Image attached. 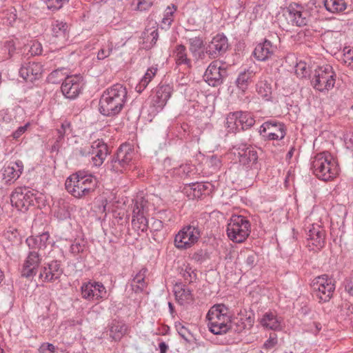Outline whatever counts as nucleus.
Returning a JSON list of instances; mask_svg holds the SVG:
<instances>
[{
	"mask_svg": "<svg viewBox=\"0 0 353 353\" xmlns=\"http://www.w3.org/2000/svg\"><path fill=\"white\" fill-rule=\"evenodd\" d=\"M175 63L177 65H185L192 68V61L188 57L186 48L183 44L177 45L173 52Z\"/></svg>",
	"mask_w": 353,
	"mask_h": 353,
	"instance_id": "obj_29",
	"label": "nucleus"
},
{
	"mask_svg": "<svg viewBox=\"0 0 353 353\" xmlns=\"http://www.w3.org/2000/svg\"><path fill=\"white\" fill-rule=\"evenodd\" d=\"M70 126V123L68 121H65L61 124V128L57 130L58 137L57 139V142H60L63 140L68 130L70 132L71 131Z\"/></svg>",
	"mask_w": 353,
	"mask_h": 353,
	"instance_id": "obj_49",
	"label": "nucleus"
},
{
	"mask_svg": "<svg viewBox=\"0 0 353 353\" xmlns=\"http://www.w3.org/2000/svg\"><path fill=\"white\" fill-rule=\"evenodd\" d=\"M42 70V65L39 63L28 62L21 65L19 74L26 81L33 82L41 77Z\"/></svg>",
	"mask_w": 353,
	"mask_h": 353,
	"instance_id": "obj_23",
	"label": "nucleus"
},
{
	"mask_svg": "<svg viewBox=\"0 0 353 353\" xmlns=\"http://www.w3.org/2000/svg\"><path fill=\"white\" fill-rule=\"evenodd\" d=\"M277 337L275 334H270V338L264 343L263 348L272 349L277 344Z\"/></svg>",
	"mask_w": 353,
	"mask_h": 353,
	"instance_id": "obj_55",
	"label": "nucleus"
},
{
	"mask_svg": "<svg viewBox=\"0 0 353 353\" xmlns=\"http://www.w3.org/2000/svg\"><path fill=\"white\" fill-rule=\"evenodd\" d=\"M41 261V256L38 251L32 250L29 252L22 268L21 276L26 278L35 276Z\"/></svg>",
	"mask_w": 353,
	"mask_h": 353,
	"instance_id": "obj_21",
	"label": "nucleus"
},
{
	"mask_svg": "<svg viewBox=\"0 0 353 353\" xmlns=\"http://www.w3.org/2000/svg\"><path fill=\"white\" fill-rule=\"evenodd\" d=\"M49 237L48 232H43L36 236H29L26 239V243L31 250H41L46 248Z\"/></svg>",
	"mask_w": 353,
	"mask_h": 353,
	"instance_id": "obj_28",
	"label": "nucleus"
},
{
	"mask_svg": "<svg viewBox=\"0 0 353 353\" xmlns=\"http://www.w3.org/2000/svg\"><path fill=\"white\" fill-rule=\"evenodd\" d=\"M147 201L144 198L141 197L135 200L132 210V217L145 215L147 211Z\"/></svg>",
	"mask_w": 353,
	"mask_h": 353,
	"instance_id": "obj_39",
	"label": "nucleus"
},
{
	"mask_svg": "<svg viewBox=\"0 0 353 353\" xmlns=\"http://www.w3.org/2000/svg\"><path fill=\"white\" fill-rule=\"evenodd\" d=\"M229 48L228 39L223 34H217L205 46V52L211 59L223 55Z\"/></svg>",
	"mask_w": 353,
	"mask_h": 353,
	"instance_id": "obj_15",
	"label": "nucleus"
},
{
	"mask_svg": "<svg viewBox=\"0 0 353 353\" xmlns=\"http://www.w3.org/2000/svg\"><path fill=\"white\" fill-rule=\"evenodd\" d=\"M62 274L60 261H52L41 268L39 278L44 282H53L59 279Z\"/></svg>",
	"mask_w": 353,
	"mask_h": 353,
	"instance_id": "obj_22",
	"label": "nucleus"
},
{
	"mask_svg": "<svg viewBox=\"0 0 353 353\" xmlns=\"http://www.w3.org/2000/svg\"><path fill=\"white\" fill-rule=\"evenodd\" d=\"M295 73L300 78L305 77L308 74L306 63L304 62L297 63L295 66Z\"/></svg>",
	"mask_w": 353,
	"mask_h": 353,
	"instance_id": "obj_52",
	"label": "nucleus"
},
{
	"mask_svg": "<svg viewBox=\"0 0 353 353\" xmlns=\"http://www.w3.org/2000/svg\"><path fill=\"white\" fill-rule=\"evenodd\" d=\"M126 325L121 322L113 321L110 328V336L114 341H119L125 334Z\"/></svg>",
	"mask_w": 353,
	"mask_h": 353,
	"instance_id": "obj_34",
	"label": "nucleus"
},
{
	"mask_svg": "<svg viewBox=\"0 0 353 353\" xmlns=\"http://www.w3.org/2000/svg\"><path fill=\"white\" fill-rule=\"evenodd\" d=\"M172 93V88L169 85H162L157 88L156 94L152 99V105L156 109L161 110L170 99Z\"/></svg>",
	"mask_w": 353,
	"mask_h": 353,
	"instance_id": "obj_24",
	"label": "nucleus"
},
{
	"mask_svg": "<svg viewBox=\"0 0 353 353\" xmlns=\"http://www.w3.org/2000/svg\"><path fill=\"white\" fill-rule=\"evenodd\" d=\"M132 224L135 229L141 230L143 232H146L148 228V221L145 215L132 217Z\"/></svg>",
	"mask_w": 353,
	"mask_h": 353,
	"instance_id": "obj_43",
	"label": "nucleus"
},
{
	"mask_svg": "<svg viewBox=\"0 0 353 353\" xmlns=\"http://www.w3.org/2000/svg\"><path fill=\"white\" fill-rule=\"evenodd\" d=\"M85 245L80 243H74L70 246V252L74 255L81 253L84 250Z\"/></svg>",
	"mask_w": 353,
	"mask_h": 353,
	"instance_id": "obj_59",
	"label": "nucleus"
},
{
	"mask_svg": "<svg viewBox=\"0 0 353 353\" xmlns=\"http://www.w3.org/2000/svg\"><path fill=\"white\" fill-rule=\"evenodd\" d=\"M63 68L57 69L52 71L48 77V81L52 83H59L63 79H65V73H63Z\"/></svg>",
	"mask_w": 353,
	"mask_h": 353,
	"instance_id": "obj_45",
	"label": "nucleus"
},
{
	"mask_svg": "<svg viewBox=\"0 0 353 353\" xmlns=\"http://www.w3.org/2000/svg\"><path fill=\"white\" fill-rule=\"evenodd\" d=\"M36 194L28 188H17L10 195V202L19 210H27L30 205H34Z\"/></svg>",
	"mask_w": 353,
	"mask_h": 353,
	"instance_id": "obj_12",
	"label": "nucleus"
},
{
	"mask_svg": "<svg viewBox=\"0 0 353 353\" xmlns=\"http://www.w3.org/2000/svg\"><path fill=\"white\" fill-rule=\"evenodd\" d=\"M176 7L174 5H172V8L170 7L167 8V9L165 10V13L164 17L163 19V22L164 23H167L168 24H170L172 22V21H173L172 16H173L174 11H176Z\"/></svg>",
	"mask_w": 353,
	"mask_h": 353,
	"instance_id": "obj_54",
	"label": "nucleus"
},
{
	"mask_svg": "<svg viewBox=\"0 0 353 353\" xmlns=\"http://www.w3.org/2000/svg\"><path fill=\"white\" fill-rule=\"evenodd\" d=\"M250 232V223L241 215H234L227 225L228 238L234 243H243Z\"/></svg>",
	"mask_w": 353,
	"mask_h": 353,
	"instance_id": "obj_6",
	"label": "nucleus"
},
{
	"mask_svg": "<svg viewBox=\"0 0 353 353\" xmlns=\"http://www.w3.org/2000/svg\"><path fill=\"white\" fill-rule=\"evenodd\" d=\"M47 6L48 9L57 10L60 9L65 1L68 0H43Z\"/></svg>",
	"mask_w": 353,
	"mask_h": 353,
	"instance_id": "obj_48",
	"label": "nucleus"
},
{
	"mask_svg": "<svg viewBox=\"0 0 353 353\" xmlns=\"http://www.w3.org/2000/svg\"><path fill=\"white\" fill-rule=\"evenodd\" d=\"M174 292L176 301L180 305H185L192 301V291L182 283H176L174 287Z\"/></svg>",
	"mask_w": 353,
	"mask_h": 353,
	"instance_id": "obj_27",
	"label": "nucleus"
},
{
	"mask_svg": "<svg viewBox=\"0 0 353 353\" xmlns=\"http://www.w3.org/2000/svg\"><path fill=\"white\" fill-rule=\"evenodd\" d=\"M244 259V268L247 270L252 269L258 263V255L255 252L241 254Z\"/></svg>",
	"mask_w": 353,
	"mask_h": 353,
	"instance_id": "obj_44",
	"label": "nucleus"
},
{
	"mask_svg": "<svg viewBox=\"0 0 353 353\" xmlns=\"http://www.w3.org/2000/svg\"><path fill=\"white\" fill-rule=\"evenodd\" d=\"M285 14L293 26L301 27L307 25L310 21L309 12L297 3L290 4Z\"/></svg>",
	"mask_w": 353,
	"mask_h": 353,
	"instance_id": "obj_16",
	"label": "nucleus"
},
{
	"mask_svg": "<svg viewBox=\"0 0 353 353\" xmlns=\"http://www.w3.org/2000/svg\"><path fill=\"white\" fill-rule=\"evenodd\" d=\"M98 181L92 174H83L79 172L66 179L65 185L68 192L76 198H81L94 192Z\"/></svg>",
	"mask_w": 353,
	"mask_h": 353,
	"instance_id": "obj_3",
	"label": "nucleus"
},
{
	"mask_svg": "<svg viewBox=\"0 0 353 353\" xmlns=\"http://www.w3.org/2000/svg\"><path fill=\"white\" fill-rule=\"evenodd\" d=\"M68 206L63 203V208H61L58 212L57 214H59L60 218L61 219H65L68 216H69V212L68 210Z\"/></svg>",
	"mask_w": 353,
	"mask_h": 353,
	"instance_id": "obj_64",
	"label": "nucleus"
},
{
	"mask_svg": "<svg viewBox=\"0 0 353 353\" xmlns=\"http://www.w3.org/2000/svg\"><path fill=\"white\" fill-rule=\"evenodd\" d=\"M134 156L132 147L130 144L123 143L108 162V168L113 172L122 173L130 167Z\"/></svg>",
	"mask_w": 353,
	"mask_h": 353,
	"instance_id": "obj_7",
	"label": "nucleus"
},
{
	"mask_svg": "<svg viewBox=\"0 0 353 353\" xmlns=\"http://www.w3.org/2000/svg\"><path fill=\"white\" fill-rule=\"evenodd\" d=\"M255 123L253 116L247 112L230 113L227 117L228 132L236 133L250 128Z\"/></svg>",
	"mask_w": 353,
	"mask_h": 353,
	"instance_id": "obj_11",
	"label": "nucleus"
},
{
	"mask_svg": "<svg viewBox=\"0 0 353 353\" xmlns=\"http://www.w3.org/2000/svg\"><path fill=\"white\" fill-rule=\"evenodd\" d=\"M68 26L66 23L55 21L52 24V36L65 39L67 36Z\"/></svg>",
	"mask_w": 353,
	"mask_h": 353,
	"instance_id": "obj_36",
	"label": "nucleus"
},
{
	"mask_svg": "<svg viewBox=\"0 0 353 353\" xmlns=\"http://www.w3.org/2000/svg\"><path fill=\"white\" fill-rule=\"evenodd\" d=\"M341 61L346 64L347 66L353 67V50L350 48H345L343 50V54L341 57Z\"/></svg>",
	"mask_w": 353,
	"mask_h": 353,
	"instance_id": "obj_47",
	"label": "nucleus"
},
{
	"mask_svg": "<svg viewBox=\"0 0 353 353\" xmlns=\"http://www.w3.org/2000/svg\"><path fill=\"white\" fill-rule=\"evenodd\" d=\"M182 275L184 279L190 283L194 282L196 279V274L190 267H187L185 268L184 272L182 273Z\"/></svg>",
	"mask_w": 353,
	"mask_h": 353,
	"instance_id": "obj_51",
	"label": "nucleus"
},
{
	"mask_svg": "<svg viewBox=\"0 0 353 353\" xmlns=\"http://www.w3.org/2000/svg\"><path fill=\"white\" fill-rule=\"evenodd\" d=\"M88 151L86 148L81 149L80 152L83 156L92 154L93 155L92 157V163L96 167L101 166L109 154L108 145L99 139L94 141L92 145L88 146Z\"/></svg>",
	"mask_w": 353,
	"mask_h": 353,
	"instance_id": "obj_14",
	"label": "nucleus"
},
{
	"mask_svg": "<svg viewBox=\"0 0 353 353\" xmlns=\"http://www.w3.org/2000/svg\"><path fill=\"white\" fill-rule=\"evenodd\" d=\"M30 52L32 55H39L42 52V46L41 44L38 41H33L31 45Z\"/></svg>",
	"mask_w": 353,
	"mask_h": 353,
	"instance_id": "obj_57",
	"label": "nucleus"
},
{
	"mask_svg": "<svg viewBox=\"0 0 353 353\" xmlns=\"http://www.w3.org/2000/svg\"><path fill=\"white\" fill-rule=\"evenodd\" d=\"M54 350L55 347L52 344L44 343L40 346L39 352V353H54Z\"/></svg>",
	"mask_w": 353,
	"mask_h": 353,
	"instance_id": "obj_58",
	"label": "nucleus"
},
{
	"mask_svg": "<svg viewBox=\"0 0 353 353\" xmlns=\"http://www.w3.org/2000/svg\"><path fill=\"white\" fill-rule=\"evenodd\" d=\"M81 294L83 299L88 300H99L107 295L104 285L99 282L88 283L81 286Z\"/></svg>",
	"mask_w": 353,
	"mask_h": 353,
	"instance_id": "obj_20",
	"label": "nucleus"
},
{
	"mask_svg": "<svg viewBox=\"0 0 353 353\" xmlns=\"http://www.w3.org/2000/svg\"><path fill=\"white\" fill-rule=\"evenodd\" d=\"M231 152L248 172V176L252 177L258 174L261 164L259 163L258 149L255 146L247 143L236 144L232 147Z\"/></svg>",
	"mask_w": 353,
	"mask_h": 353,
	"instance_id": "obj_2",
	"label": "nucleus"
},
{
	"mask_svg": "<svg viewBox=\"0 0 353 353\" xmlns=\"http://www.w3.org/2000/svg\"><path fill=\"white\" fill-rule=\"evenodd\" d=\"M276 50V47L265 39L263 43H259L253 52L254 57L261 61H264L270 58Z\"/></svg>",
	"mask_w": 353,
	"mask_h": 353,
	"instance_id": "obj_25",
	"label": "nucleus"
},
{
	"mask_svg": "<svg viewBox=\"0 0 353 353\" xmlns=\"http://www.w3.org/2000/svg\"><path fill=\"white\" fill-rule=\"evenodd\" d=\"M176 329L179 333V334L185 341H189L190 336H191L190 332L188 330L187 327H185L184 325H183L181 323H179L178 324H176L175 325Z\"/></svg>",
	"mask_w": 353,
	"mask_h": 353,
	"instance_id": "obj_53",
	"label": "nucleus"
},
{
	"mask_svg": "<svg viewBox=\"0 0 353 353\" xmlns=\"http://www.w3.org/2000/svg\"><path fill=\"white\" fill-rule=\"evenodd\" d=\"M61 92L68 99H73L79 96L83 88L82 77L67 76L61 85Z\"/></svg>",
	"mask_w": 353,
	"mask_h": 353,
	"instance_id": "obj_18",
	"label": "nucleus"
},
{
	"mask_svg": "<svg viewBox=\"0 0 353 353\" xmlns=\"http://www.w3.org/2000/svg\"><path fill=\"white\" fill-rule=\"evenodd\" d=\"M228 325V331L237 333L243 332L247 327L245 321L242 318H235L233 320L230 319V323Z\"/></svg>",
	"mask_w": 353,
	"mask_h": 353,
	"instance_id": "obj_42",
	"label": "nucleus"
},
{
	"mask_svg": "<svg viewBox=\"0 0 353 353\" xmlns=\"http://www.w3.org/2000/svg\"><path fill=\"white\" fill-rule=\"evenodd\" d=\"M313 296L319 302H327L332 296L335 285L331 278L324 274L316 277L311 284Z\"/></svg>",
	"mask_w": 353,
	"mask_h": 353,
	"instance_id": "obj_9",
	"label": "nucleus"
},
{
	"mask_svg": "<svg viewBox=\"0 0 353 353\" xmlns=\"http://www.w3.org/2000/svg\"><path fill=\"white\" fill-rule=\"evenodd\" d=\"M226 74L225 69L221 68L218 61H212L206 69L203 78L208 85L215 87L221 85L223 77Z\"/></svg>",
	"mask_w": 353,
	"mask_h": 353,
	"instance_id": "obj_19",
	"label": "nucleus"
},
{
	"mask_svg": "<svg viewBox=\"0 0 353 353\" xmlns=\"http://www.w3.org/2000/svg\"><path fill=\"white\" fill-rule=\"evenodd\" d=\"M345 290L351 296H353V276H350L345 279Z\"/></svg>",
	"mask_w": 353,
	"mask_h": 353,
	"instance_id": "obj_60",
	"label": "nucleus"
},
{
	"mask_svg": "<svg viewBox=\"0 0 353 353\" xmlns=\"http://www.w3.org/2000/svg\"><path fill=\"white\" fill-rule=\"evenodd\" d=\"M157 71V68H150L148 69L147 72H145V75L141 79L139 85L136 88L138 92H141V89H145L149 82L152 80V79L154 77L156 72Z\"/></svg>",
	"mask_w": 353,
	"mask_h": 353,
	"instance_id": "obj_40",
	"label": "nucleus"
},
{
	"mask_svg": "<svg viewBox=\"0 0 353 353\" xmlns=\"http://www.w3.org/2000/svg\"><path fill=\"white\" fill-rule=\"evenodd\" d=\"M335 77V72L330 65H323L315 70L312 84L320 92L330 90L334 86Z\"/></svg>",
	"mask_w": 353,
	"mask_h": 353,
	"instance_id": "obj_8",
	"label": "nucleus"
},
{
	"mask_svg": "<svg viewBox=\"0 0 353 353\" xmlns=\"http://www.w3.org/2000/svg\"><path fill=\"white\" fill-rule=\"evenodd\" d=\"M192 259L194 261L201 263L209 259V255L205 251L199 250L192 254Z\"/></svg>",
	"mask_w": 353,
	"mask_h": 353,
	"instance_id": "obj_50",
	"label": "nucleus"
},
{
	"mask_svg": "<svg viewBox=\"0 0 353 353\" xmlns=\"http://www.w3.org/2000/svg\"><path fill=\"white\" fill-rule=\"evenodd\" d=\"M148 272L147 268H143L139 270L138 273L134 276L131 281V286L132 290L135 293H140L143 291V290L146 287V283L145 281V278L146 273Z\"/></svg>",
	"mask_w": 353,
	"mask_h": 353,
	"instance_id": "obj_30",
	"label": "nucleus"
},
{
	"mask_svg": "<svg viewBox=\"0 0 353 353\" xmlns=\"http://www.w3.org/2000/svg\"><path fill=\"white\" fill-rule=\"evenodd\" d=\"M325 9L332 13L344 11L347 8L345 0H323Z\"/></svg>",
	"mask_w": 353,
	"mask_h": 353,
	"instance_id": "obj_33",
	"label": "nucleus"
},
{
	"mask_svg": "<svg viewBox=\"0 0 353 353\" xmlns=\"http://www.w3.org/2000/svg\"><path fill=\"white\" fill-rule=\"evenodd\" d=\"M311 169L316 177L325 181L334 179L339 172L337 161L328 152L317 154L312 162Z\"/></svg>",
	"mask_w": 353,
	"mask_h": 353,
	"instance_id": "obj_4",
	"label": "nucleus"
},
{
	"mask_svg": "<svg viewBox=\"0 0 353 353\" xmlns=\"http://www.w3.org/2000/svg\"><path fill=\"white\" fill-rule=\"evenodd\" d=\"M208 185H210V184L198 182L192 183L185 186L184 191L190 199H196L201 198L205 194Z\"/></svg>",
	"mask_w": 353,
	"mask_h": 353,
	"instance_id": "obj_26",
	"label": "nucleus"
},
{
	"mask_svg": "<svg viewBox=\"0 0 353 353\" xmlns=\"http://www.w3.org/2000/svg\"><path fill=\"white\" fill-rule=\"evenodd\" d=\"M254 72L252 70L248 69L241 72L236 80L237 87L244 91L248 88L249 83L251 82Z\"/></svg>",
	"mask_w": 353,
	"mask_h": 353,
	"instance_id": "obj_32",
	"label": "nucleus"
},
{
	"mask_svg": "<svg viewBox=\"0 0 353 353\" xmlns=\"http://www.w3.org/2000/svg\"><path fill=\"white\" fill-rule=\"evenodd\" d=\"M258 94L265 100L268 101L272 94V87L266 81H260L256 85Z\"/></svg>",
	"mask_w": 353,
	"mask_h": 353,
	"instance_id": "obj_38",
	"label": "nucleus"
},
{
	"mask_svg": "<svg viewBox=\"0 0 353 353\" xmlns=\"http://www.w3.org/2000/svg\"><path fill=\"white\" fill-rule=\"evenodd\" d=\"M262 326L268 329L276 330L280 327V323L276 316L271 313H265L261 319Z\"/></svg>",
	"mask_w": 353,
	"mask_h": 353,
	"instance_id": "obj_35",
	"label": "nucleus"
},
{
	"mask_svg": "<svg viewBox=\"0 0 353 353\" xmlns=\"http://www.w3.org/2000/svg\"><path fill=\"white\" fill-rule=\"evenodd\" d=\"M29 125V123H26L23 126L19 127L13 133L12 137L14 139H19L26 130Z\"/></svg>",
	"mask_w": 353,
	"mask_h": 353,
	"instance_id": "obj_61",
	"label": "nucleus"
},
{
	"mask_svg": "<svg viewBox=\"0 0 353 353\" xmlns=\"http://www.w3.org/2000/svg\"><path fill=\"white\" fill-rule=\"evenodd\" d=\"M189 44V50L191 54L196 53L199 50L203 49L205 46L204 45V39L201 35L191 36L188 39Z\"/></svg>",
	"mask_w": 353,
	"mask_h": 353,
	"instance_id": "obj_37",
	"label": "nucleus"
},
{
	"mask_svg": "<svg viewBox=\"0 0 353 353\" xmlns=\"http://www.w3.org/2000/svg\"><path fill=\"white\" fill-rule=\"evenodd\" d=\"M18 170H16L13 166H8L3 170V179L6 183H10L17 180L22 173L23 165L22 163H16Z\"/></svg>",
	"mask_w": 353,
	"mask_h": 353,
	"instance_id": "obj_31",
	"label": "nucleus"
},
{
	"mask_svg": "<svg viewBox=\"0 0 353 353\" xmlns=\"http://www.w3.org/2000/svg\"><path fill=\"white\" fill-rule=\"evenodd\" d=\"M259 133L265 140H281L286 134V129L283 123L270 120L261 125Z\"/></svg>",
	"mask_w": 353,
	"mask_h": 353,
	"instance_id": "obj_13",
	"label": "nucleus"
},
{
	"mask_svg": "<svg viewBox=\"0 0 353 353\" xmlns=\"http://www.w3.org/2000/svg\"><path fill=\"white\" fill-rule=\"evenodd\" d=\"M113 49V44L112 42L108 41L104 45L102 46L97 54V59L103 60L108 57L111 54Z\"/></svg>",
	"mask_w": 353,
	"mask_h": 353,
	"instance_id": "obj_46",
	"label": "nucleus"
},
{
	"mask_svg": "<svg viewBox=\"0 0 353 353\" xmlns=\"http://www.w3.org/2000/svg\"><path fill=\"white\" fill-rule=\"evenodd\" d=\"M153 222L151 224V230L154 231H160L163 228L162 221L157 219H152Z\"/></svg>",
	"mask_w": 353,
	"mask_h": 353,
	"instance_id": "obj_63",
	"label": "nucleus"
},
{
	"mask_svg": "<svg viewBox=\"0 0 353 353\" xmlns=\"http://www.w3.org/2000/svg\"><path fill=\"white\" fill-rule=\"evenodd\" d=\"M208 326L214 334H223L228 332V324L230 323L229 309L223 304L212 306L208 314Z\"/></svg>",
	"mask_w": 353,
	"mask_h": 353,
	"instance_id": "obj_5",
	"label": "nucleus"
},
{
	"mask_svg": "<svg viewBox=\"0 0 353 353\" xmlns=\"http://www.w3.org/2000/svg\"><path fill=\"white\" fill-rule=\"evenodd\" d=\"M127 89L120 83L107 88L99 100V112L106 117L119 114L127 101Z\"/></svg>",
	"mask_w": 353,
	"mask_h": 353,
	"instance_id": "obj_1",
	"label": "nucleus"
},
{
	"mask_svg": "<svg viewBox=\"0 0 353 353\" xmlns=\"http://www.w3.org/2000/svg\"><path fill=\"white\" fill-rule=\"evenodd\" d=\"M137 10L144 11L149 9L152 5V0H137Z\"/></svg>",
	"mask_w": 353,
	"mask_h": 353,
	"instance_id": "obj_56",
	"label": "nucleus"
},
{
	"mask_svg": "<svg viewBox=\"0 0 353 353\" xmlns=\"http://www.w3.org/2000/svg\"><path fill=\"white\" fill-rule=\"evenodd\" d=\"M158 37V30L154 28L146 29L145 31L144 32V43H149V45L147 46V47H152L156 43Z\"/></svg>",
	"mask_w": 353,
	"mask_h": 353,
	"instance_id": "obj_41",
	"label": "nucleus"
},
{
	"mask_svg": "<svg viewBox=\"0 0 353 353\" xmlns=\"http://www.w3.org/2000/svg\"><path fill=\"white\" fill-rule=\"evenodd\" d=\"M307 246L311 250H319L325 245V232L318 224L311 225L307 231Z\"/></svg>",
	"mask_w": 353,
	"mask_h": 353,
	"instance_id": "obj_17",
	"label": "nucleus"
},
{
	"mask_svg": "<svg viewBox=\"0 0 353 353\" xmlns=\"http://www.w3.org/2000/svg\"><path fill=\"white\" fill-rule=\"evenodd\" d=\"M345 143L348 149H353V132L347 133L345 137Z\"/></svg>",
	"mask_w": 353,
	"mask_h": 353,
	"instance_id": "obj_62",
	"label": "nucleus"
},
{
	"mask_svg": "<svg viewBox=\"0 0 353 353\" xmlns=\"http://www.w3.org/2000/svg\"><path fill=\"white\" fill-rule=\"evenodd\" d=\"M201 232L196 222L183 227L175 236L174 244L177 248L188 249L198 241Z\"/></svg>",
	"mask_w": 353,
	"mask_h": 353,
	"instance_id": "obj_10",
	"label": "nucleus"
}]
</instances>
